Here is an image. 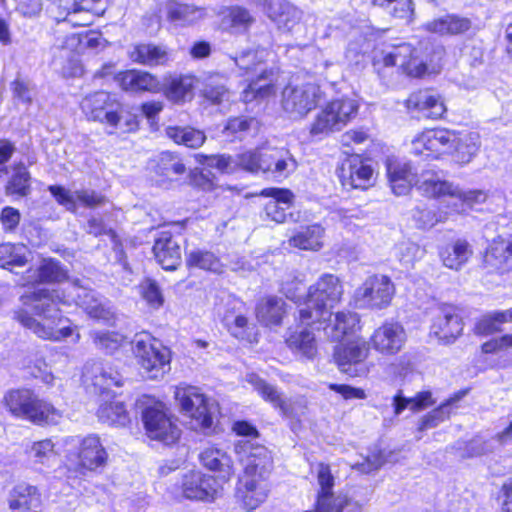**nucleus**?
Segmentation results:
<instances>
[{"instance_id": "obj_1", "label": "nucleus", "mask_w": 512, "mask_h": 512, "mask_svg": "<svg viewBox=\"0 0 512 512\" xmlns=\"http://www.w3.org/2000/svg\"><path fill=\"white\" fill-rule=\"evenodd\" d=\"M24 305L31 307L38 321L26 311L15 313V318L39 338L60 341L74 334L70 321L63 318L58 306L75 304L91 317L105 323L114 319V313L96 293L86 287L80 279H74L65 289L40 288L22 296Z\"/></svg>"}, {"instance_id": "obj_2", "label": "nucleus", "mask_w": 512, "mask_h": 512, "mask_svg": "<svg viewBox=\"0 0 512 512\" xmlns=\"http://www.w3.org/2000/svg\"><path fill=\"white\" fill-rule=\"evenodd\" d=\"M204 164L215 167L223 173L242 169L252 174H268L276 181L287 179L296 171L298 163L285 147L262 146L231 155H202Z\"/></svg>"}, {"instance_id": "obj_3", "label": "nucleus", "mask_w": 512, "mask_h": 512, "mask_svg": "<svg viewBox=\"0 0 512 512\" xmlns=\"http://www.w3.org/2000/svg\"><path fill=\"white\" fill-rule=\"evenodd\" d=\"M80 107L88 120L111 128L109 134H114L117 129L130 132L137 128L136 116L129 113L114 95L106 91H96L86 95Z\"/></svg>"}, {"instance_id": "obj_4", "label": "nucleus", "mask_w": 512, "mask_h": 512, "mask_svg": "<svg viewBox=\"0 0 512 512\" xmlns=\"http://www.w3.org/2000/svg\"><path fill=\"white\" fill-rule=\"evenodd\" d=\"M343 287L338 277L323 275L309 287L306 297L299 305V320L303 324L326 322L332 316V309L340 301Z\"/></svg>"}, {"instance_id": "obj_5", "label": "nucleus", "mask_w": 512, "mask_h": 512, "mask_svg": "<svg viewBox=\"0 0 512 512\" xmlns=\"http://www.w3.org/2000/svg\"><path fill=\"white\" fill-rule=\"evenodd\" d=\"M417 190L427 197L449 196L448 206L457 213H463L468 208L486 200L485 192L481 190L461 191L451 183L432 171H424L415 182Z\"/></svg>"}, {"instance_id": "obj_6", "label": "nucleus", "mask_w": 512, "mask_h": 512, "mask_svg": "<svg viewBox=\"0 0 512 512\" xmlns=\"http://www.w3.org/2000/svg\"><path fill=\"white\" fill-rule=\"evenodd\" d=\"M6 408L16 417L36 424H57L62 413L51 404L39 399L30 389H12L4 396Z\"/></svg>"}, {"instance_id": "obj_7", "label": "nucleus", "mask_w": 512, "mask_h": 512, "mask_svg": "<svg viewBox=\"0 0 512 512\" xmlns=\"http://www.w3.org/2000/svg\"><path fill=\"white\" fill-rule=\"evenodd\" d=\"M395 66L412 77H421L427 71L426 61L420 57L418 49L404 41L386 43L375 51L373 67L379 74L383 68Z\"/></svg>"}, {"instance_id": "obj_8", "label": "nucleus", "mask_w": 512, "mask_h": 512, "mask_svg": "<svg viewBox=\"0 0 512 512\" xmlns=\"http://www.w3.org/2000/svg\"><path fill=\"white\" fill-rule=\"evenodd\" d=\"M132 351L147 378H161L170 370L169 348L150 334H136L132 341Z\"/></svg>"}, {"instance_id": "obj_9", "label": "nucleus", "mask_w": 512, "mask_h": 512, "mask_svg": "<svg viewBox=\"0 0 512 512\" xmlns=\"http://www.w3.org/2000/svg\"><path fill=\"white\" fill-rule=\"evenodd\" d=\"M175 399L181 411L189 417L190 427L194 430L207 431L213 425V404L193 386H178L175 389Z\"/></svg>"}, {"instance_id": "obj_10", "label": "nucleus", "mask_w": 512, "mask_h": 512, "mask_svg": "<svg viewBox=\"0 0 512 512\" xmlns=\"http://www.w3.org/2000/svg\"><path fill=\"white\" fill-rule=\"evenodd\" d=\"M358 105L349 98L329 102L315 117L310 127L313 136L341 130L357 114Z\"/></svg>"}, {"instance_id": "obj_11", "label": "nucleus", "mask_w": 512, "mask_h": 512, "mask_svg": "<svg viewBox=\"0 0 512 512\" xmlns=\"http://www.w3.org/2000/svg\"><path fill=\"white\" fill-rule=\"evenodd\" d=\"M457 145V134L448 129H430L416 136L411 143V152L417 156L438 159L453 154Z\"/></svg>"}, {"instance_id": "obj_12", "label": "nucleus", "mask_w": 512, "mask_h": 512, "mask_svg": "<svg viewBox=\"0 0 512 512\" xmlns=\"http://www.w3.org/2000/svg\"><path fill=\"white\" fill-rule=\"evenodd\" d=\"M395 293L393 282L388 276H369L355 291V301L360 308L384 309Z\"/></svg>"}, {"instance_id": "obj_13", "label": "nucleus", "mask_w": 512, "mask_h": 512, "mask_svg": "<svg viewBox=\"0 0 512 512\" xmlns=\"http://www.w3.org/2000/svg\"><path fill=\"white\" fill-rule=\"evenodd\" d=\"M235 453L244 466L246 478L266 480L272 470L273 461L268 450L260 445H254L249 440H241L235 444Z\"/></svg>"}, {"instance_id": "obj_14", "label": "nucleus", "mask_w": 512, "mask_h": 512, "mask_svg": "<svg viewBox=\"0 0 512 512\" xmlns=\"http://www.w3.org/2000/svg\"><path fill=\"white\" fill-rule=\"evenodd\" d=\"M320 99L321 90L316 84L289 85L282 92V107L291 118H302L317 106Z\"/></svg>"}, {"instance_id": "obj_15", "label": "nucleus", "mask_w": 512, "mask_h": 512, "mask_svg": "<svg viewBox=\"0 0 512 512\" xmlns=\"http://www.w3.org/2000/svg\"><path fill=\"white\" fill-rule=\"evenodd\" d=\"M66 443L76 448L77 466L81 471H97L106 465L108 453L98 435L71 437Z\"/></svg>"}, {"instance_id": "obj_16", "label": "nucleus", "mask_w": 512, "mask_h": 512, "mask_svg": "<svg viewBox=\"0 0 512 512\" xmlns=\"http://www.w3.org/2000/svg\"><path fill=\"white\" fill-rule=\"evenodd\" d=\"M178 489L186 499L211 501L222 494L223 485L211 475L192 470L182 476Z\"/></svg>"}, {"instance_id": "obj_17", "label": "nucleus", "mask_w": 512, "mask_h": 512, "mask_svg": "<svg viewBox=\"0 0 512 512\" xmlns=\"http://www.w3.org/2000/svg\"><path fill=\"white\" fill-rule=\"evenodd\" d=\"M142 419L151 439L172 444L180 437V429L167 416L162 404L146 407L142 412Z\"/></svg>"}, {"instance_id": "obj_18", "label": "nucleus", "mask_w": 512, "mask_h": 512, "mask_svg": "<svg viewBox=\"0 0 512 512\" xmlns=\"http://www.w3.org/2000/svg\"><path fill=\"white\" fill-rule=\"evenodd\" d=\"M337 174L344 187L364 190L372 185L374 170L368 160L352 154L342 161Z\"/></svg>"}, {"instance_id": "obj_19", "label": "nucleus", "mask_w": 512, "mask_h": 512, "mask_svg": "<svg viewBox=\"0 0 512 512\" xmlns=\"http://www.w3.org/2000/svg\"><path fill=\"white\" fill-rule=\"evenodd\" d=\"M368 354L369 347L366 342L354 341L337 345L333 357L342 372L355 377L368 372L364 364Z\"/></svg>"}, {"instance_id": "obj_20", "label": "nucleus", "mask_w": 512, "mask_h": 512, "mask_svg": "<svg viewBox=\"0 0 512 512\" xmlns=\"http://www.w3.org/2000/svg\"><path fill=\"white\" fill-rule=\"evenodd\" d=\"M463 331L462 318L453 305L443 304L438 307L433 317L431 333L444 343L453 342Z\"/></svg>"}, {"instance_id": "obj_21", "label": "nucleus", "mask_w": 512, "mask_h": 512, "mask_svg": "<svg viewBox=\"0 0 512 512\" xmlns=\"http://www.w3.org/2000/svg\"><path fill=\"white\" fill-rule=\"evenodd\" d=\"M405 342V330L397 322L384 323L371 336V343L374 349L382 354L393 355L398 353Z\"/></svg>"}, {"instance_id": "obj_22", "label": "nucleus", "mask_w": 512, "mask_h": 512, "mask_svg": "<svg viewBox=\"0 0 512 512\" xmlns=\"http://www.w3.org/2000/svg\"><path fill=\"white\" fill-rule=\"evenodd\" d=\"M406 107L409 111L430 119H440L446 112L442 97L429 89L412 93L406 100Z\"/></svg>"}, {"instance_id": "obj_23", "label": "nucleus", "mask_w": 512, "mask_h": 512, "mask_svg": "<svg viewBox=\"0 0 512 512\" xmlns=\"http://www.w3.org/2000/svg\"><path fill=\"white\" fill-rule=\"evenodd\" d=\"M153 253L158 263L165 270H175L181 263L179 239L170 231L158 233L154 241Z\"/></svg>"}, {"instance_id": "obj_24", "label": "nucleus", "mask_w": 512, "mask_h": 512, "mask_svg": "<svg viewBox=\"0 0 512 512\" xmlns=\"http://www.w3.org/2000/svg\"><path fill=\"white\" fill-rule=\"evenodd\" d=\"M268 493L269 485L266 480L246 478V476L239 480L236 489V497L242 508L247 511H253L259 507L267 499Z\"/></svg>"}, {"instance_id": "obj_25", "label": "nucleus", "mask_w": 512, "mask_h": 512, "mask_svg": "<svg viewBox=\"0 0 512 512\" xmlns=\"http://www.w3.org/2000/svg\"><path fill=\"white\" fill-rule=\"evenodd\" d=\"M8 504L12 512H40L41 494L36 486L22 482L10 491Z\"/></svg>"}, {"instance_id": "obj_26", "label": "nucleus", "mask_w": 512, "mask_h": 512, "mask_svg": "<svg viewBox=\"0 0 512 512\" xmlns=\"http://www.w3.org/2000/svg\"><path fill=\"white\" fill-rule=\"evenodd\" d=\"M261 195L271 198L264 206V212L267 218L276 223H284L288 216H292V214L288 212L294 198L290 190L267 188L261 192Z\"/></svg>"}, {"instance_id": "obj_27", "label": "nucleus", "mask_w": 512, "mask_h": 512, "mask_svg": "<svg viewBox=\"0 0 512 512\" xmlns=\"http://www.w3.org/2000/svg\"><path fill=\"white\" fill-rule=\"evenodd\" d=\"M84 376L100 391L110 386H122L123 377L110 362H93L85 366Z\"/></svg>"}, {"instance_id": "obj_28", "label": "nucleus", "mask_w": 512, "mask_h": 512, "mask_svg": "<svg viewBox=\"0 0 512 512\" xmlns=\"http://www.w3.org/2000/svg\"><path fill=\"white\" fill-rule=\"evenodd\" d=\"M200 462L209 470L218 472L219 482L227 483L234 475L233 462L231 457L223 450L216 447H209L199 455Z\"/></svg>"}, {"instance_id": "obj_29", "label": "nucleus", "mask_w": 512, "mask_h": 512, "mask_svg": "<svg viewBox=\"0 0 512 512\" xmlns=\"http://www.w3.org/2000/svg\"><path fill=\"white\" fill-rule=\"evenodd\" d=\"M246 381L261 396V398L269 402L274 408L286 417L291 416L290 404L285 400L283 393L274 385L259 377L257 374L251 373L246 376Z\"/></svg>"}, {"instance_id": "obj_30", "label": "nucleus", "mask_w": 512, "mask_h": 512, "mask_svg": "<svg viewBox=\"0 0 512 512\" xmlns=\"http://www.w3.org/2000/svg\"><path fill=\"white\" fill-rule=\"evenodd\" d=\"M167 19L174 25L185 27L191 26L204 19L206 10L190 4L177 1H168L165 6Z\"/></svg>"}, {"instance_id": "obj_31", "label": "nucleus", "mask_w": 512, "mask_h": 512, "mask_svg": "<svg viewBox=\"0 0 512 512\" xmlns=\"http://www.w3.org/2000/svg\"><path fill=\"white\" fill-rule=\"evenodd\" d=\"M120 87L129 92H156L160 88V82L154 75L140 70H127L117 76Z\"/></svg>"}, {"instance_id": "obj_32", "label": "nucleus", "mask_w": 512, "mask_h": 512, "mask_svg": "<svg viewBox=\"0 0 512 512\" xmlns=\"http://www.w3.org/2000/svg\"><path fill=\"white\" fill-rule=\"evenodd\" d=\"M512 439V421L502 431L497 433L494 437L484 438L483 436H475L471 439L467 446L466 452L469 457H478L493 453L495 450L505 445Z\"/></svg>"}, {"instance_id": "obj_33", "label": "nucleus", "mask_w": 512, "mask_h": 512, "mask_svg": "<svg viewBox=\"0 0 512 512\" xmlns=\"http://www.w3.org/2000/svg\"><path fill=\"white\" fill-rule=\"evenodd\" d=\"M318 512H362V504L347 494H318L316 501Z\"/></svg>"}, {"instance_id": "obj_34", "label": "nucleus", "mask_w": 512, "mask_h": 512, "mask_svg": "<svg viewBox=\"0 0 512 512\" xmlns=\"http://www.w3.org/2000/svg\"><path fill=\"white\" fill-rule=\"evenodd\" d=\"M268 15L279 28L291 30L302 18V11L286 0H273Z\"/></svg>"}, {"instance_id": "obj_35", "label": "nucleus", "mask_w": 512, "mask_h": 512, "mask_svg": "<svg viewBox=\"0 0 512 512\" xmlns=\"http://www.w3.org/2000/svg\"><path fill=\"white\" fill-rule=\"evenodd\" d=\"M471 21L468 18L457 15H446L441 18L426 22L423 28L430 33L439 35H455L468 31Z\"/></svg>"}, {"instance_id": "obj_36", "label": "nucleus", "mask_w": 512, "mask_h": 512, "mask_svg": "<svg viewBox=\"0 0 512 512\" xmlns=\"http://www.w3.org/2000/svg\"><path fill=\"white\" fill-rule=\"evenodd\" d=\"M285 313L284 300L275 296L262 299L256 306V317L265 326L281 324Z\"/></svg>"}, {"instance_id": "obj_37", "label": "nucleus", "mask_w": 512, "mask_h": 512, "mask_svg": "<svg viewBox=\"0 0 512 512\" xmlns=\"http://www.w3.org/2000/svg\"><path fill=\"white\" fill-rule=\"evenodd\" d=\"M325 230L319 224L302 227L289 239L290 246L301 250L318 251L323 246Z\"/></svg>"}, {"instance_id": "obj_38", "label": "nucleus", "mask_w": 512, "mask_h": 512, "mask_svg": "<svg viewBox=\"0 0 512 512\" xmlns=\"http://www.w3.org/2000/svg\"><path fill=\"white\" fill-rule=\"evenodd\" d=\"M29 283H54L67 279V271L53 259H45L37 269L27 271Z\"/></svg>"}, {"instance_id": "obj_39", "label": "nucleus", "mask_w": 512, "mask_h": 512, "mask_svg": "<svg viewBox=\"0 0 512 512\" xmlns=\"http://www.w3.org/2000/svg\"><path fill=\"white\" fill-rule=\"evenodd\" d=\"M434 404L435 400L432 397L431 391H421L413 397H406L401 390L393 397L392 403L396 416L400 415L405 409L418 412Z\"/></svg>"}, {"instance_id": "obj_40", "label": "nucleus", "mask_w": 512, "mask_h": 512, "mask_svg": "<svg viewBox=\"0 0 512 512\" xmlns=\"http://www.w3.org/2000/svg\"><path fill=\"white\" fill-rule=\"evenodd\" d=\"M130 58L134 62L147 66L163 65L169 60L166 49L153 44L136 45L130 52Z\"/></svg>"}, {"instance_id": "obj_41", "label": "nucleus", "mask_w": 512, "mask_h": 512, "mask_svg": "<svg viewBox=\"0 0 512 512\" xmlns=\"http://www.w3.org/2000/svg\"><path fill=\"white\" fill-rule=\"evenodd\" d=\"M471 255L472 249L464 239H458L454 243L447 245L441 252L443 264L454 270L460 269Z\"/></svg>"}, {"instance_id": "obj_42", "label": "nucleus", "mask_w": 512, "mask_h": 512, "mask_svg": "<svg viewBox=\"0 0 512 512\" xmlns=\"http://www.w3.org/2000/svg\"><path fill=\"white\" fill-rule=\"evenodd\" d=\"M98 419L112 426H126L130 419L124 404L121 401L113 400L102 403L97 411Z\"/></svg>"}, {"instance_id": "obj_43", "label": "nucleus", "mask_w": 512, "mask_h": 512, "mask_svg": "<svg viewBox=\"0 0 512 512\" xmlns=\"http://www.w3.org/2000/svg\"><path fill=\"white\" fill-rule=\"evenodd\" d=\"M155 162V172L170 180L186 172V167L182 159L177 154L169 151L161 152Z\"/></svg>"}, {"instance_id": "obj_44", "label": "nucleus", "mask_w": 512, "mask_h": 512, "mask_svg": "<svg viewBox=\"0 0 512 512\" xmlns=\"http://www.w3.org/2000/svg\"><path fill=\"white\" fill-rule=\"evenodd\" d=\"M29 254L28 248L23 244H2L0 245V266L9 270L22 267L27 263Z\"/></svg>"}, {"instance_id": "obj_45", "label": "nucleus", "mask_w": 512, "mask_h": 512, "mask_svg": "<svg viewBox=\"0 0 512 512\" xmlns=\"http://www.w3.org/2000/svg\"><path fill=\"white\" fill-rule=\"evenodd\" d=\"M359 324V317L353 312H338L332 326L325 327L326 334L333 341H341L346 335L352 333Z\"/></svg>"}, {"instance_id": "obj_46", "label": "nucleus", "mask_w": 512, "mask_h": 512, "mask_svg": "<svg viewBox=\"0 0 512 512\" xmlns=\"http://www.w3.org/2000/svg\"><path fill=\"white\" fill-rule=\"evenodd\" d=\"M287 344L290 349L301 354L307 359H313L317 354L315 336L308 329L292 333L287 339Z\"/></svg>"}, {"instance_id": "obj_47", "label": "nucleus", "mask_w": 512, "mask_h": 512, "mask_svg": "<svg viewBox=\"0 0 512 512\" xmlns=\"http://www.w3.org/2000/svg\"><path fill=\"white\" fill-rule=\"evenodd\" d=\"M260 75L249 83L242 93V99L248 103L257 98H264L274 92L272 72L260 69Z\"/></svg>"}, {"instance_id": "obj_48", "label": "nucleus", "mask_w": 512, "mask_h": 512, "mask_svg": "<svg viewBox=\"0 0 512 512\" xmlns=\"http://www.w3.org/2000/svg\"><path fill=\"white\" fill-rule=\"evenodd\" d=\"M389 182L391 189L395 195L401 196L406 195L412 186L414 181V175L410 169L404 165H393L389 164L387 167Z\"/></svg>"}, {"instance_id": "obj_49", "label": "nucleus", "mask_w": 512, "mask_h": 512, "mask_svg": "<svg viewBox=\"0 0 512 512\" xmlns=\"http://www.w3.org/2000/svg\"><path fill=\"white\" fill-rule=\"evenodd\" d=\"M512 245L504 242L492 244L484 255V262L487 267L496 270H503L511 263Z\"/></svg>"}, {"instance_id": "obj_50", "label": "nucleus", "mask_w": 512, "mask_h": 512, "mask_svg": "<svg viewBox=\"0 0 512 512\" xmlns=\"http://www.w3.org/2000/svg\"><path fill=\"white\" fill-rule=\"evenodd\" d=\"M166 135L175 143L193 149L200 147L206 139L202 131L191 127H168Z\"/></svg>"}, {"instance_id": "obj_51", "label": "nucleus", "mask_w": 512, "mask_h": 512, "mask_svg": "<svg viewBox=\"0 0 512 512\" xmlns=\"http://www.w3.org/2000/svg\"><path fill=\"white\" fill-rule=\"evenodd\" d=\"M186 264L190 268H199L202 270L221 273L223 265L218 257L212 252L205 250H193L186 256Z\"/></svg>"}, {"instance_id": "obj_52", "label": "nucleus", "mask_w": 512, "mask_h": 512, "mask_svg": "<svg viewBox=\"0 0 512 512\" xmlns=\"http://www.w3.org/2000/svg\"><path fill=\"white\" fill-rule=\"evenodd\" d=\"M480 147L479 136L476 133H470L464 137L457 135V145L453 154L455 161L460 164H467L476 156Z\"/></svg>"}, {"instance_id": "obj_53", "label": "nucleus", "mask_w": 512, "mask_h": 512, "mask_svg": "<svg viewBox=\"0 0 512 512\" xmlns=\"http://www.w3.org/2000/svg\"><path fill=\"white\" fill-rule=\"evenodd\" d=\"M464 394H465L464 392L457 394L455 397H452V398L448 399L446 402L441 404L439 407L433 409L428 414L423 416L419 420L418 432H423V431H426L428 429L435 428L440 423H442L445 420H447L449 418V415H450V412L448 410L449 406L452 403L460 400L461 397Z\"/></svg>"}, {"instance_id": "obj_54", "label": "nucleus", "mask_w": 512, "mask_h": 512, "mask_svg": "<svg viewBox=\"0 0 512 512\" xmlns=\"http://www.w3.org/2000/svg\"><path fill=\"white\" fill-rule=\"evenodd\" d=\"M50 12L58 23L67 22L76 25L79 23L74 18L83 11L76 0H54Z\"/></svg>"}, {"instance_id": "obj_55", "label": "nucleus", "mask_w": 512, "mask_h": 512, "mask_svg": "<svg viewBox=\"0 0 512 512\" xmlns=\"http://www.w3.org/2000/svg\"><path fill=\"white\" fill-rule=\"evenodd\" d=\"M96 348L107 354H113L124 342L125 337L115 331H93L90 333Z\"/></svg>"}, {"instance_id": "obj_56", "label": "nucleus", "mask_w": 512, "mask_h": 512, "mask_svg": "<svg viewBox=\"0 0 512 512\" xmlns=\"http://www.w3.org/2000/svg\"><path fill=\"white\" fill-rule=\"evenodd\" d=\"M193 82L191 76H180L171 79L165 91L167 98L174 102L184 101L191 93Z\"/></svg>"}, {"instance_id": "obj_57", "label": "nucleus", "mask_w": 512, "mask_h": 512, "mask_svg": "<svg viewBox=\"0 0 512 512\" xmlns=\"http://www.w3.org/2000/svg\"><path fill=\"white\" fill-rule=\"evenodd\" d=\"M8 194L26 196L30 191V174L24 164L15 167V172L6 186Z\"/></svg>"}, {"instance_id": "obj_58", "label": "nucleus", "mask_w": 512, "mask_h": 512, "mask_svg": "<svg viewBox=\"0 0 512 512\" xmlns=\"http://www.w3.org/2000/svg\"><path fill=\"white\" fill-rule=\"evenodd\" d=\"M373 5L389 10V13L399 19H410L413 12L412 0H372Z\"/></svg>"}, {"instance_id": "obj_59", "label": "nucleus", "mask_w": 512, "mask_h": 512, "mask_svg": "<svg viewBox=\"0 0 512 512\" xmlns=\"http://www.w3.org/2000/svg\"><path fill=\"white\" fill-rule=\"evenodd\" d=\"M29 455L36 463L48 464L56 458L54 444L50 439L35 442L31 446Z\"/></svg>"}, {"instance_id": "obj_60", "label": "nucleus", "mask_w": 512, "mask_h": 512, "mask_svg": "<svg viewBox=\"0 0 512 512\" xmlns=\"http://www.w3.org/2000/svg\"><path fill=\"white\" fill-rule=\"evenodd\" d=\"M140 293L146 302L153 308H159L163 304V295L156 281L147 278L140 284Z\"/></svg>"}, {"instance_id": "obj_61", "label": "nucleus", "mask_w": 512, "mask_h": 512, "mask_svg": "<svg viewBox=\"0 0 512 512\" xmlns=\"http://www.w3.org/2000/svg\"><path fill=\"white\" fill-rule=\"evenodd\" d=\"M227 19L232 28L243 31L247 30L254 22V18L250 12L240 6L231 7Z\"/></svg>"}, {"instance_id": "obj_62", "label": "nucleus", "mask_w": 512, "mask_h": 512, "mask_svg": "<svg viewBox=\"0 0 512 512\" xmlns=\"http://www.w3.org/2000/svg\"><path fill=\"white\" fill-rule=\"evenodd\" d=\"M385 463V457L382 452H373L366 457L362 458V461L355 463L352 468L362 474H370L378 471Z\"/></svg>"}, {"instance_id": "obj_63", "label": "nucleus", "mask_w": 512, "mask_h": 512, "mask_svg": "<svg viewBox=\"0 0 512 512\" xmlns=\"http://www.w3.org/2000/svg\"><path fill=\"white\" fill-rule=\"evenodd\" d=\"M413 218L416 221L417 226L422 229L432 228L438 222H442L445 219L442 214L438 215L434 210L427 208H417L413 214Z\"/></svg>"}, {"instance_id": "obj_64", "label": "nucleus", "mask_w": 512, "mask_h": 512, "mask_svg": "<svg viewBox=\"0 0 512 512\" xmlns=\"http://www.w3.org/2000/svg\"><path fill=\"white\" fill-rule=\"evenodd\" d=\"M303 290V280L299 279L295 275H289L286 280H284L281 284V291L283 294L290 299L291 301H294L295 303H298L302 299L301 291Z\"/></svg>"}]
</instances>
